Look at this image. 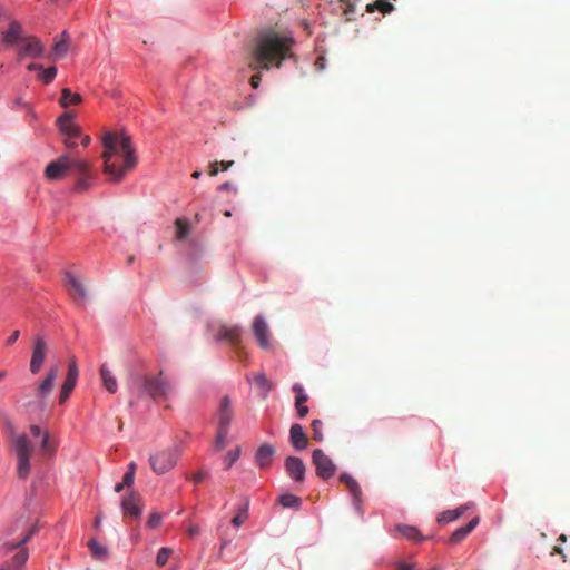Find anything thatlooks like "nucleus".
<instances>
[{
    "label": "nucleus",
    "instance_id": "nucleus-54",
    "mask_svg": "<svg viewBox=\"0 0 570 570\" xmlns=\"http://www.w3.org/2000/svg\"><path fill=\"white\" fill-rule=\"evenodd\" d=\"M20 332L13 331L12 334L7 338V345H12L19 338Z\"/></svg>",
    "mask_w": 570,
    "mask_h": 570
},
{
    "label": "nucleus",
    "instance_id": "nucleus-33",
    "mask_svg": "<svg viewBox=\"0 0 570 570\" xmlns=\"http://www.w3.org/2000/svg\"><path fill=\"white\" fill-rule=\"evenodd\" d=\"M248 518V503H246L245 505L240 507L238 509V512L236 513V515L232 519V523L235 525V527H240L245 523V521L247 520Z\"/></svg>",
    "mask_w": 570,
    "mask_h": 570
},
{
    "label": "nucleus",
    "instance_id": "nucleus-26",
    "mask_svg": "<svg viewBox=\"0 0 570 570\" xmlns=\"http://www.w3.org/2000/svg\"><path fill=\"white\" fill-rule=\"evenodd\" d=\"M91 557L97 560H106L108 558V549L99 543L96 539H90L88 542Z\"/></svg>",
    "mask_w": 570,
    "mask_h": 570
},
{
    "label": "nucleus",
    "instance_id": "nucleus-46",
    "mask_svg": "<svg viewBox=\"0 0 570 570\" xmlns=\"http://www.w3.org/2000/svg\"><path fill=\"white\" fill-rule=\"evenodd\" d=\"M295 409L299 419L305 417L308 414V406L305 403H295Z\"/></svg>",
    "mask_w": 570,
    "mask_h": 570
},
{
    "label": "nucleus",
    "instance_id": "nucleus-64",
    "mask_svg": "<svg viewBox=\"0 0 570 570\" xmlns=\"http://www.w3.org/2000/svg\"><path fill=\"white\" fill-rule=\"evenodd\" d=\"M125 487H126V485H125L122 482H121V483H117V484L115 485V489H114V490H115V492H120V491H122V489H124Z\"/></svg>",
    "mask_w": 570,
    "mask_h": 570
},
{
    "label": "nucleus",
    "instance_id": "nucleus-23",
    "mask_svg": "<svg viewBox=\"0 0 570 570\" xmlns=\"http://www.w3.org/2000/svg\"><path fill=\"white\" fill-rule=\"evenodd\" d=\"M480 519L473 518L466 525L456 529L449 538L450 544H458L463 541L479 524Z\"/></svg>",
    "mask_w": 570,
    "mask_h": 570
},
{
    "label": "nucleus",
    "instance_id": "nucleus-37",
    "mask_svg": "<svg viewBox=\"0 0 570 570\" xmlns=\"http://www.w3.org/2000/svg\"><path fill=\"white\" fill-rule=\"evenodd\" d=\"M312 430H313V439L317 442H322L324 440L323 422L321 420H314L312 422Z\"/></svg>",
    "mask_w": 570,
    "mask_h": 570
},
{
    "label": "nucleus",
    "instance_id": "nucleus-53",
    "mask_svg": "<svg viewBox=\"0 0 570 570\" xmlns=\"http://www.w3.org/2000/svg\"><path fill=\"white\" fill-rule=\"evenodd\" d=\"M261 79H262L261 73H254L253 77L250 78V86L254 89H257L259 86Z\"/></svg>",
    "mask_w": 570,
    "mask_h": 570
},
{
    "label": "nucleus",
    "instance_id": "nucleus-39",
    "mask_svg": "<svg viewBox=\"0 0 570 570\" xmlns=\"http://www.w3.org/2000/svg\"><path fill=\"white\" fill-rule=\"evenodd\" d=\"M229 430L218 428L215 446L218 451L224 449Z\"/></svg>",
    "mask_w": 570,
    "mask_h": 570
},
{
    "label": "nucleus",
    "instance_id": "nucleus-61",
    "mask_svg": "<svg viewBox=\"0 0 570 570\" xmlns=\"http://www.w3.org/2000/svg\"><path fill=\"white\" fill-rule=\"evenodd\" d=\"M413 569V566L410 564V563H400L396 568V570H412Z\"/></svg>",
    "mask_w": 570,
    "mask_h": 570
},
{
    "label": "nucleus",
    "instance_id": "nucleus-25",
    "mask_svg": "<svg viewBox=\"0 0 570 570\" xmlns=\"http://www.w3.org/2000/svg\"><path fill=\"white\" fill-rule=\"evenodd\" d=\"M395 530L409 540H413V541L424 540V538L421 535L417 528H415L413 525L397 524V525H395Z\"/></svg>",
    "mask_w": 570,
    "mask_h": 570
},
{
    "label": "nucleus",
    "instance_id": "nucleus-27",
    "mask_svg": "<svg viewBox=\"0 0 570 570\" xmlns=\"http://www.w3.org/2000/svg\"><path fill=\"white\" fill-rule=\"evenodd\" d=\"M100 374L106 390L110 393H115L117 391V381L106 365H101Z\"/></svg>",
    "mask_w": 570,
    "mask_h": 570
},
{
    "label": "nucleus",
    "instance_id": "nucleus-9",
    "mask_svg": "<svg viewBox=\"0 0 570 570\" xmlns=\"http://www.w3.org/2000/svg\"><path fill=\"white\" fill-rule=\"evenodd\" d=\"M59 375V366L53 365L49 368L46 377L36 387V399L41 406L45 405L46 397L52 391L56 380Z\"/></svg>",
    "mask_w": 570,
    "mask_h": 570
},
{
    "label": "nucleus",
    "instance_id": "nucleus-56",
    "mask_svg": "<svg viewBox=\"0 0 570 570\" xmlns=\"http://www.w3.org/2000/svg\"><path fill=\"white\" fill-rule=\"evenodd\" d=\"M71 392L69 391H66L61 387V391H60V396H59V402L60 404H63L68 397L70 396Z\"/></svg>",
    "mask_w": 570,
    "mask_h": 570
},
{
    "label": "nucleus",
    "instance_id": "nucleus-1",
    "mask_svg": "<svg viewBox=\"0 0 570 570\" xmlns=\"http://www.w3.org/2000/svg\"><path fill=\"white\" fill-rule=\"evenodd\" d=\"M293 37L268 30L258 35L249 53V67L256 71L281 68H296Z\"/></svg>",
    "mask_w": 570,
    "mask_h": 570
},
{
    "label": "nucleus",
    "instance_id": "nucleus-42",
    "mask_svg": "<svg viewBox=\"0 0 570 570\" xmlns=\"http://www.w3.org/2000/svg\"><path fill=\"white\" fill-rule=\"evenodd\" d=\"M37 531H38V525L33 524L31 527V529L29 530V532L22 539H20L16 543L11 544L9 547V549H13V548H18L20 546H23L26 542H28L30 540L31 537H33L37 533Z\"/></svg>",
    "mask_w": 570,
    "mask_h": 570
},
{
    "label": "nucleus",
    "instance_id": "nucleus-20",
    "mask_svg": "<svg viewBox=\"0 0 570 570\" xmlns=\"http://www.w3.org/2000/svg\"><path fill=\"white\" fill-rule=\"evenodd\" d=\"M66 286L69 294L76 299H86L87 291L83 284L71 273L65 275Z\"/></svg>",
    "mask_w": 570,
    "mask_h": 570
},
{
    "label": "nucleus",
    "instance_id": "nucleus-30",
    "mask_svg": "<svg viewBox=\"0 0 570 570\" xmlns=\"http://www.w3.org/2000/svg\"><path fill=\"white\" fill-rule=\"evenodd\" d=\"M80 101L81 96L79 94H73L68 88L62 89L60 97V104L62 107L67 108L71 105H78Z\"/></svg>",
    "mask_w": 570,
    "mask_h": 570
},
{
    "label": "nucleus",
    "instance_id": "nucleus-24",
    "mask_svg": "<svg viewBox=\"0 0 570 570\" xmlns=\"http://www.w3.org/2000/svg\"><path fill=\"white\" fill-rule=\"evenodd\" d=\"M469 509V505H461L454 510H446V511H443L439 517H438V522L440 524H445V523H449V522H452L454 520H458L461 515L464 514V512Z\"/></svg>",
    "mask_w": 570,
    "mask_h": 570
},
{
    "label": "nucleus",
    "instance_id": "nucleus-7",
    "mask_svg": "<svg viewBox=\"0 0 570 570\" xmlns=\"http://www.w3.org/2000/svg\"><path fill=\"white\" fill-rule=\"evenodd\" d=\"M24 36L21 23L17 20H11L8 29L1 32L0 43L4 48L19 47Z\"/></svg>",
    "mask_w": 570,
    "mask_h": 570
},
{
    "label": "nucleus",
    "instance_id": "nucleus-38",
    "mask_svg": "<svg viewBox=\"0 0 570 570\" xmlns=\"http://www.w3.org/2000/svg\"><path fill=\"white\" fill-rule=\"evenodd\" d=\"M239 455H240L239 448H236L226 454L224 463H225L227 470L230 469L232 465L239 459Z\"/></svg>",
    "mask_w": 570,
    "mask_h": 570
},
{
    "label": "nucleus",
    "instance_id": "nucleus-18",
    "mask_svg": "<svg viewBox=\"0 0 570 570\" xmlns=\"http://www.w3.org/2000/svg\"><path fill=\"white\" fill-rule=\"evenodd\" d=\"M253 333L264 350L269 348V331L265 320L262 316H256L252 326Z\"/></svg>",
    "mask_w": 570,
    "mask_h": 570
},
{
    "label": "nucleus",
    "instance_id": "nucleus-40",
    "mask_svg": "<svg viewBox=\"0 0 570 570\" xmlns=\"http://www.w3.org/2000/svg\"><path fill=\"white\" fill-rule=\"evenodd\" d=\"M292 390L296 393L295 403H306L308 401V395L305 393L302 385L294 384Z\"/></svg>",
    "mask_w": 570,
    "mask_h": 570
},
{
    "label": "nucleus",
    "instance_id": "nucleus-43",
    "mask_svg": "<svg viewBox=\"0 0 570 570\" xmlns=\"http://www.w3.org/2000/svg\"><path fill=\"white\" fill-rule=\"evenodd\" d=\"M41 450L45 453L52 454L55 452V445L49 440V434L45 432L40 444Z\"/></svg>",
    "mask_w": 570,
    "mask_h": 570
},
{
    "label": "nucleus",
    "instance_id": "nucleus-36",
    "mask_svg": "<svg viewBox=\"0 0 570 570\" xmlns=\"http://www.w3.org/2000/svg\"><path fill=\"white\" fill-rule=\"evenodd\" d=\"M28 559V551L26 549L18 551L12 559V567L19 570Z\"/></svg>",
    "mask_w": 570,
    "mask_h": 570
},
{
    "label": "nucleus",
    "instance_id": "nucleus-3",
    "mask_svg": "<svg viewBox=\"0 0 570 570\" xmlns=\"http://www.w3.org/2000/svg\"><path fill=\"white\" fill-rule=\"evenodd\" d=\"M159 375H138L134 377L130 389L137 393L138 396L148 394L153 399L167 397L171 391V383Z\"/></svg>",
    "mask_w": 570,
    "mask_h": 570
},
{
    "label": "nucleus",
    "instance_id": "nucleus-12",
    "mask_svg": "<svg viewBox=\"0 0 570 570\" xmlns=\"http://www.w3.org/2000/svg\"><path fill=\"white\" fill-rule=\"evenodd\" d=\"M216 341H225L233 345L237 351H240L242 331L237 325L227 326L222 325L218 328Z\"/></svg>",
    "mask_w": 570,
    "mask_h": 570
},
{
    "label": "nucleus",
    "instance_id": "nucleus-5",
    "mask_svg": "<svg viewBox=\"0 0 570 570\" xmlns=\"http://www.w3.org/2000/svg\"><path fill=\"white\" fill-rule=\"evenodd\" d=\"M181 453L183 449L176 444L154 453L149 458L151 470L157 474L170 471L177 464Z\"/></svg>",
    "mask_w": 570,
    "mask_h": 570
},
{
    "label": "nucleus",
    "instance_id": "nucleus-22",
    "mask_svg": "<svg viewBox=\"0 0 570 570\" xmlns=\"http://www.w3.org/2000/svg\"><path fill=\"white\" fill-rule=\"evenodd\" d=\"M274 454V446L269 443H264L257 449L255 453V462L262 469L267 468L271 465Z\"/></svg>",
    "mask_w": 570,
    "mask_h": 570
},
{
    "label": "nucleus",
    "instance_id": "nucleus-35",
    "mask_svg": "<svg viewBox=\"0 0 570 570\" xmlns=\"http://www.w3.org/2000/svg\"><path fill=\"white\" fill-rule=\"evenodd\" d=\"M171 553H173V550L170 548H166V547L160 548V550L158 551L157 557H156V563L159 567H164L168 562V559L170 558Z\"/></svg>",
    "mask_w": 570,
    "mask_h": 570
},
{
    "label": "nucleus",
    "instance_id": "nucleus-13",
    "mask_svg": "<svg viewBox=\"0 0 570 570\" xmlns=\"http://www.w3.org/2000/svg\"><path fill=\"white\" fill-rule=\"evenodd\" d=\"M45 48L40 39L35 36H24L19 46V55L39 58L43 55Z\"/></svg>",
    "mask_w": 570,
    "mask_h": 570
},
{
    "label": "nucleus",
    "instance_id": "nucleus-48",
    "mask_svg": "<svg viewBox=\"0 0 570 570\" xmlns=\"http://www.w3.org/2000/svg\"><path fill=\"white\" fill-rule=\"evenodd\" d=\"M77 381L72 379L66 377L62 384V389L69 392H72L76 386Z\"/></svg>",
    "mask_w": 570,
    "mask_h": 570
},
{
    "label": "nucleus",
    "instance_id": "nucleus-14",
    "mask_svg": "<svg viewBox=\"0 0 570 570\" xmlns=\"http://www.w3.org/2000/svg\"><path fill=\"white\" fill-rule=\"evenodd\" d=\"M141 498L136 492H130L121 500V510L125 517L139 518L142 513Z\"/></svg>",
    "mask_w": 570,
    "mask_h": 570
},
{
    "label": "nucleus",
    "instance_id": "nucleus-41",
    "mask_svg": "<svg viewBox=\"0 0 570 570\" xmlns=\"http://www.w3.org/2000/svg\"><path fill=\"white\" fill-rule=\"evenodd\" d=\"M163 522V514L155 511L150 513L149 519L147 521V525L149 529H157Z\"/></svg>",
    "mask_w": 570,
    "mask_h": 570
},
{
    "label": "nucleus",
    "instance_id": "nucleus-28",
    "mask_svg": "<svg viewBox=\"0 0 570 570\" xmlns=\"http://www.w3.org/2000/svg\"><path fill=\"white\" fill-rule=\"evenodd\" d=\"M376 10L383 14H386L394 10V6L386 0H376L366 6V12L368 13H373Z\"/></svg>",
    "mask_w": 570,
    "mask_h": 570
},
{
    "label": "nucleus",
    "instance_id": "nucleus-44",
    "mask_svg": "<svg viewBox=\"0 0 570 570\" xmlns=\"http://www.w3.org/2000/svg\"><path fill=\"white\" fill-rule=\"evenodd\" d=\"M78 375H79V370H78L77 361L75 357H72L69 360V363H68V373H67L66 377L77 381Z\"/></svg>",
    "mask_w": 570,
    "mask_h": 570
},
{
    "label": "nucleus",
    "instance_id": "nucleus-63",
    "mask_svg": "<svg viewBox=\"0 0 570 570\" xmlns=\"http://www.w3.org/2000/svg\"><path fill=\"white\" fill-rule=\"evenodd\" d=\"M90 141H91L90 137H89V136H85V137L82 138V140H81V145H82L83 147H88V146H89V144H90Z\"/></svg>",
    "mask_w": 570,
    "mask_h": 570
},
{
    "label": "nucleus",
    "instance_id": "nucleus-45",
    "mask_svg": "<svg viewBox=\"0 0 570 570\" xmlns=\"http://www.w3.org/2000/svg\"><path fill=\"white\" fill-rule=\"evenodd\" d=\"M341 1L345 6L343 13L347 17V20H350L351 19L350 14L355 12V6L352 2V0H341Z\"/></svg>",
    "mask_w": 570,
    "mask_h": 570
},
{
    "label": "nucleus",
    "instance_id": "nucleus-16",
    "mask_svg": "<svg viewBox=\"0 0 570 570\" xmlns=\"http://www.w3.org/2000/svg\"><path fill=\"white\" fill-rule=\"evenodd\" d=\"M73 117L72 112H65L57 120L59 129L65 137L77 138L80 135V128L73 122Z\"/></svg>",
    "mask_w": 570,
    "mask_h": 570
},
{
    "label": "nucleus",
    "instance_id": "nucleus-10",
    "mask_svg": "<svg viewBox=\"0 0 570 570\" xmlns=\"http://www.w3.org/2000/svg\"><path fill=\"white\" fill-rule=\"evenodd\" d=\"M70 170V156L61 155L57 160L51 161L45 169V177L48 180L61 179Z\"/></svg>",
    "mask_w": 570,
    "mask_h": 570
},
{
    "label": "nucleus",
    "instance_id": "nucleus-34",
    "mask_svg": "<svg viewBox=\"0 0 570 570\" xmlns=\"http://www.w3.org/2000/svg\"><path fill=\"white\" fill-rule=\"evenodd\" d=\"M253 382L265 393L272 390V383L267 380L264 373H258L253 377Z\"/></svg>",
    "mask_w": 570,
    "mask_h": 570
},
{
    "label": "nucleus",
    "instance_id": "nucleus-50",
    "mask_svg": "<svg viewBox=\"0 0 570 570\" xmlns=\"http://www.w3.org/2000/svg\"><path fill=\"white\" fill-rule=\"evenodd\" d=\"M207 476H208V472H206V471H198L196 474H194L193 481L195 483H199V482H202Z\"/></svg>",
    "mask_w": 570,
    "mask_h": 570
},
{
    "label": "nucleus",
    "instance_id": "nucleus-8",
    "mask_svg": "<svg viewBox=\"0 0 570 570\" xmlns=\"http://www.w3.org/2000/svg\"><path fill=\"white\" fill-rule=\"evenodd\" d=\"M47 351L48 345L45 338L42 336H36L33 341L32 355L30 361V372L32 374H38L41 371L46 360Z\"/></svg>",
    "mask_w": 570,
    "mask_h": 570
},
{
    "label": "nucleus",
    "instance_id": "nucleus-2",
    "mask_svg": "<svg viewBox=\"0 0 570 570\" xmlns=\"http://www.w3.org/2000/svg\"><path fill=\"white\" fill-rule=\"evenodd\" d=\"M102 146L104 173L110 176L112 183H119L137 165L131 138L125 132L108 131L102 137Z\"/></svg>",
    "mask_w": 570,
    "mask_h": 570
},
{
    "label": "nucleus",
    "instance_id": "nucleus-19",
    "mask_svg": "<svg viewBox=\"0 0 570 570\" xmlns=\"http://www.w3.org/2000/svg\"><path fill=\"white\" fill-rule=\"evenodd\" d=\"M234 416L232 402L229 396L225 395L220 399L218 407V428L229 430L230 422Z\"/></svg>",
    "mask_w": 570,
    "mask_h": 570
},
{
    "label": "nucleus",
    "instance_id": "nucleus-31",
    "mask_svg": "<svg viewBox=\"0 0 570 570\" xmlns=\"http://www.w3.org/2000/svg\"><path fill=\"white\" fill-rule=\"evenodd\" d=\"M278 501L284 508H292L295 510H298L302 504L301 498L289 493L281 495Z\"/></svg>",
    "mask_w": 570,
    "mask_h": 570
},
{
    "label": "nucleus",
    "instance_id": "nucleus-60",
    "mask_svg": "<svg viewBox=\"0 0 570 570\" xmlns=\"http://www.w3.org/2000/svg\"><path fill=\"white\" fill-rule=\"evenodd\" d=\"M554 553L560 554L562 557L563 561H566V554H564L563 549L561 547L554 546L552 554H554Z\"/></svg>",
    "mask_w": 570,
    "mask_h": 570
},
{
    "label": "nucleus",
    "instance_id": "nucleus-21",
    "mask_svg": "<svg viewBox=\"0 0 570 570\" xmlns=\"http://www.w3.org/2000/svg\"><path fill=\"white\" fill-rule=\"evenodd\" d=\"M289 442L297 451H303L307 448L308 439L304 429L299 424H293L289 430Z\"/></svg>",
    "mask_w": 570,
    "mask_h": 570
},
{
    "label": "nucleus",
    "instance_id": "nucleus-58",
    "mask_svg": "<svg viewBox=\"0 0 570 570\" xmlns=\"http://www.w3.org/2000/svg\"><path fill=\"white\" fill-rule=\"evenodd\" d=\"M30 432H31V434H32L33 436H40V435H42V434H43V433L41 432L40 426H39V425H36V424H33V425H31V426H30Z\"/></svg>",
    "mask_w": 570,
    "mask_h": 570
},
{
    "label": "nucleus",
    "instance_id": "nucleus-57",
    "mask_svg": "<svg viewBox=\"0 0 570 570\" xmlns=\"http://www.w3.org/2000/svg\"><path fill=\"white\" fill-rule=\"evenodd\" d=\"M218 189L219 190H232V191L236 193V188L229 181H226V183L219 185Z\"/></svg>",
    "mask_w": 570,
    "mask_h": 570
},
{
    "label": "nucleus",
    "instance_id": "nucleus-32",
    "mask_svg": "<svg viewBox=\"0 0 570 570\" xmlns=\"http://www.w3.org/2000/svg\"><path fill=\"white\" fill-rule=\"evenodd\" d=\"M175 225H176V229H177V232H176L177 239L184 240L189 234V226H188L187 222H185L181 218H177L175 222Z\"/></svg>",
    "mask_w": 570,
    "mask_h": 570
},
{
    "label": "nucleus",
    "instance_id": "nucleus-59",
    "mask_svg": "<svg viewBox=\"0 0 570 570\" xmlns=\"http://www.w3.org/2000/svg\"><path fill=\"white\" fill-rule=\"evenodd\" d=\"M220 167L223 168V170H228L229 168H232L234 166V160H222V161H218Z\"/></svg>",
    "mask_w": 570,
    "mask_h": 570
},
{
    "label": "nucleus",
    "instance_id": "nucleus-11",
    "mask_svg": "<svg viewBox=\"0 0 570 570\" xmlns=\"http://www.w3.org/2000/svg\"><path fill=\"white\" fill-rule=\"evenodd\" d=\"M70 35L67 31L53 37L52 48L48 53V58L51 61H58L63 59L70 49Z\"/></svg>",
    "mask_w": 570,
    "mask_h": 570
},
{
    "label": "nucleus",
    "instance_id": "nucleus-15",
    "mask_svg": "<svg viewBox=\"0 0 570 570\" xmlns=\"http://www.w3.org/2000/svg\"><path fill=\"white\" fill-rule=\"evenodd\" d=\"M340 481L342 483H344L346 485V488L350 490V492L353 497V504H354L355 509L357 510V512L362 514L363 513V510L361 507L362 490H361V487L358 485L357 481L348 473H342L340 475Z\"/></svg>",
    "mask_w": 570,
    "mask_h": 570
},
{
    "label": "nucleus",
    "instance_id": "nucleus-52",
    "mask_svg": "<svg viewBox=\"0 0 570 570\" xmlns=\"http://www.w3.org/2000/svg\"><path fill=\"white\" fill-rule=\"evenodd\" d=\"M219 163L218 161H214V163H210L209 165V175L210 176H217L218 173H219Z\"/></svg>",
    "mask_w": 570,
    "mask_h": 570
},
{
    "label": "nucleus",
    "instance_id": "nucleus-55",
    "mask_svg": "<svg viewBox=\"0 0 570 570\" xmlns=\"http://www.w3.org/2000/svg\"><path fill=\"white\" fill-rule=\"evenodd\" d=\"M200 532V529L198 525H195V524H191L187 528V533L190 535V537H195L197 535L198 533Z\"/></svg>",
    "mask_w": 570,
    "mask_h": 570
},
{
    "label": "nucleus",
    "instance_id": "nucleus-4",
    "mask_svg": "<svg viewBox=\"0 0 570 570\" xmlns=\"http://www.w3.org/2000/svg\"><path fill=\"white\" fill-rule=\"evenodd\" d=\"M12 445L13 452L18 459V478L24 480L30 474V456L33 451V446L24 433L12 435Z\"/></svg>",
    "mask_w": 570,
    "mask_h": 570
},
{
    "label": "nucleus",
    "instance_id": "nucleus-47",
    "mask_svg": "<svg viewBox=\"0 0 570 570\" xmlns=\"http://www.w3.org/2000/svg\"><path fill=\"white\" fill-rule=\"evenodd\" d=\"M88 177H81L75 185V189L77 191H83L86 189H88L89 187V184H88V180H87Z\"/></svg>",
    "mask_w": 570,
    "mask_h": 570
},
{
    "label": "nucleus",
    "instance_id": "nucleus-51",
    "mask_svg": "<svg viewBox=\"0 0 570 570\" xmlns=\"http://www.w3.org/2000/svg\"><path fill=\"white\" fill-rule=\"evenodd\" d=\"M39 76H40L41 81L45 85H48V83L52 82V80L55 79L56 73H39Z\"/></svg>",
    "mask_w": 570,
    "mask_h": 570
},
{
    "label": "nucleus",
    "instance_id": "nucleus-49",
    "mask_svg": "<svg viewBox=\"0 0 570 570\" xmlns=\"http://www.w3.org/2000/svg\"><path fill=\"white\" fill-rule=\"evenodd\" d=\"M135 474L132 472H126L122 478V483L126 487H130L134 483Z\"/></svg>",
    "mask_w": 570,
    "mask_h": 570
},
{
    "label": "nucleus",
    "instance_id": "nucleus-62",
    "mask_svg": "<svg viewBox=\"0 0 570 570\" xmlns=\"http://www.w3.org/2000/svg\"><path fill=\"white\" fill-rule=\"evenodd\" d=\"M73 138H68L66 137L65 139V145L68 147V148H73L76 147V142L72 140Z\"/></svg>",
    "mask_w": 570,
    "mask_h": 570
},
{
    "label": "nucleus",
    "instance_id": "nucleus-6",
    "mask_svg": "<svg viewBox=\"0 0 570 570\" xmlns=\"http://www.w3.org/2000/svg\"><path fill=\"white\" fill-rule=\"evenodd\" d=\"M312 461L316 468V474L323 480H328L336 472V465L332 459L321 449H316L312 453Z\"/></svg>",
    "mask_w": 570,
    "mask_h": 570
},
{
    "label": "nucleus",
    "instance_id": "nucleus-29",
    "mask_svg": "<svg viewBox=\"0 0 570 570\" xmlns=\"http://www.w3.org/2000/svg\"><path fill=\"white\" fill-rule=\"evenodd\" d=\"M71 169L82 177H90V164L86 160L70 157V170Z\"/></svg>",
    "mask_w": 570,
    "mask_h": 570
},
{
    "label": "nucleus",
    "instance_id": "nucleus-17",
    "mask_svg": "<svg viewBox=\"0 0 570 570\" xmlns=\"http://www.w3.org/2000/svg\"><path fill=\"white\" fill-rule=\"evenodd\" d=\"M287 474L296 482H303L305 479L306 468L302 459L297 456H288L285 461Z\"/></svg>",
    "mask_w": 570,
    "mask_h": 570
}]
</instances>
